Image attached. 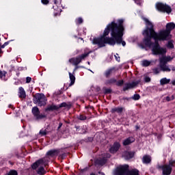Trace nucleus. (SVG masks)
<instances>
[{
	"label": "nucleus",
	"instance_id": "obj_1",
	"mask_svg": "<svg viewBox=\"0 0 175 175\" xmlns=\"http://www.w3.org/2000/svg\"><path fill=\"white\" fill-rule=\"evenodd\" d=\"M146 24V29L143 31L144 39V44L147 47L152 48V54L154 55H163L166 54V49L161 48L158 42L159 40H169L172 38L170 32L172 29H174L175 25L170 23L166 25V29L161 30L159 33L154 30V25L146 18H142Z\"/></svg>",
	"mask_w": 175,
	"mask_h": 175
},
{
	"label": "nucleus",
	"instance_id": "obj_2",
	"mask_svg": "<svg viewBox=\"0 0 175 175\" xmlns=\"http://www.w3.org/2000/svg\"><path fill=\"white\" fill-rule=\"evenodd\" d=\"M124 20L120 19L118 21V24L111 22L109 24L105 29L104 30V33L103 36L98 38H94L93 40L94 44H98V47H105V44H110L111 46H114L116 43L118 44H122V46H125L126 43L125 41H122V36H124ZM112 38H106L109 33H110ZM115 39V40H114Z\"/></svg>",
	"mask_w": 175,
	"mask_h": 175
},
{
	"label": "nucleus",
	"instance_id": "obj_3",
	"mask_svg": "<svg viewBox=\"0 0 175 175\" xmlns=\"http://www.w3.org/2000/svg\"><path fill=\"white\" fill-rule=\"evenodd\" d=\"M129 166L127 165H120L116 168L114 171L115 175H139V170H133L129 171L128 169Z\"/></svg>",
	"mask_w": 175,
	"mask_h": 175
},
{
	"label": "nucleus",
	"instance_id": "obj_4",
	"mask_svg": "<svg viewBox=\"0 0 175 175\" xmlns=\"http://www.w3.org/2000/svg\"><path fill=\"white\" fill-rule=\"evenodd\" d=\"M47 162H49V158L45 157L41 159L36 161V163H34L32 165L31 167L32 169L34 170L38 167V174L40 175H43L44 174V173H46V171L44 170V168L43 167L47 165Z\"/></svg>",
	"mask_w": 175,
	"mask_h": 175
},
{
	"label": "nucleus",
	"instance_id": "obj_5",
	"mask_svg": "<svg viewBox=\"0 0 175 175\" xmlns=\"http://www.w3.org/2000/svg\"><path fill=\"white\" fill-rule=\"evenodd\" d=\"M172 59H173V57L170 56H167V57L165 56V57H160L159 66H160L161 70H162L163 72H170V68H169V66L166 65V64H167V62H170Z\"/></svg>",
	"mask_w": 175,
	"mask_h": 175
},
{
	"label": "nucleus",
	"instance_id": "obj_6",
	"mask_svg": "<svg viewBox=\"0 0 175 175\" xmlns=\"http://www.w3.org/2000/svg\"><path fill=\"white\" fill-rule=\"evenodd\" d=\"M88 55H90V53H83L80 56L70 59L69 62L72 64V65L77 66V65H79V64H80V62H81V61H83V59H85V58H87V57H88Z\"/></svg>",
	"mask_w": 175,
	"mask_h": 175
},
{
	"label": "nucleus",
	"instance_id": "obj_7",
	"mask_svg": "<svg viewBox=\"0 0 175 175\" xmlns=\"http://www.w3.org/2000/svg\"><path fill=\"white\" fill-rule=\"evenodd\" d=\"M156 8L159 12H163V13L169 14L172 12V8L169 5L162 3H156Z\"/></svg>",
	"mask_w": 175,
	"mask_h": 175
},
{
	"label": "nucleus",
	"instance_id": "obj_8",
	"mask_svg": "<svg viewBox=\"0 0 175 175\" xmlns=\"http://www.w3.org/2000/svg\"><path fill=\"white\" fill-rule=\"evenodd\" d=\"M36 102L38 105V106H46L47 102V98H46V96L43 94H38L36 96Z\"/></svg>",
	"mask_w": 175,
	"mask_h": 175
},
{
	"label": "nucleus",
	"instance_id": "obj_9",
	"mask_svg": "<svg viewBox=\"0 0 175 175\" xmlns=\"http://www.w3.org/2000/svg\"><path fill=\"white\" fill-rule=\"evenodd\" d=\"M163 170V175H170L172 173V164H170L169 165H165L161 167H160Z\"/></svg>",
	"mask_w": 175,
	"mask_h": 175
},
{
	"label": "nucleus",
	"instance_id": "obj_10",
	"mask_svg": "<svg viewBox=\"0 0 175 175\" xmlns=\"http://www.w3.org/2000/svg\"><path fill=\"white\" fill-rule=\"evenodd\" d=\"M120 147H121V144H120L118 142H115L109 149V152L111 154H116V152L120 150Z\"/></svg>",
	"mask_w": 175,
	"mask_h": 175
},
{
	"label": "nucleus",
	"instance_id": "obj_11",
	"mask_svg": "<svg viewBox=\"0 0 175 175\" xmlns=\"http://www.w3.org/2000/svg\"><path fill=\"white\" fill-rule=\"evenodd\" d=\"M139 83H140V81L137 82H133L131 83H127L123 90L124 91H126L127 90H131V88H133L134 87H136V85H137Z\"/></svg>",
	"mask_w": 175,
	"mask_h": 175
},
{
	"label": "nucleus",
	"instance_id": "obj_12",
	"mask_svg": "<svg viewBox=\"0 0 175 175\" xmlns=\"http://www.w3.org/2000/svg\"><path fill=\"white\" fill-rule=\"evenodd\" d=\"M110 154H106L104 155L102 160L98 159L96 161V163H98V165H100L101 166L105 165L106 163V158H110Z\"/></svg>",
	"mask_w": 175,
	"mask_h": 175
},
{
	"label": "nucleus",
	"instance_id": "obj_13",
	"mask_svg": "<svg viewBox=\"0 0 175 175\" xmlns=\"http://www.w3.org/2000/svg\"><path fill=\"white\" fill-rule=\"evenodd\" d=\"M135 153L133 152H124L122 154V157L126 159H131V158H133Z\"/></svg>",
	"mask_w": 175,
	"mask_h": 175
},
{
	"label": "nucleus",
	"instance_id": "obj_14",
	"mask_svg": "<svg viewBox=\"0 0 175 175\" xmlns=\"http://www.w3.org/2000/svg\"><path fill=\"white\" fill-rule=\"evenodd\" d=\"M58 109H59L58 105L52 104L51 105H48V107L45 109V111H53L54 110H58Z\"/></svg>",
	"mask_w": 175,
	"mask_h": 175
},
{
	"label": "nucleus",
	"instance_id": "obj_15",
	"mask_svg": "<svg viewBox=\"0 0 175 175\" xmlns=\"http://www.w3.org/2000/svg\"><path fill=\"white\" fill-rule=\"evenodd\" d=\"M133 142H135L133 137H129L123 141V146H129V144H131Z\"/></svg>",
	"mask_w": 175,
	"mask_h": 175
},
{
	"label": "nucleus",
	"instance_id": "obj_16",
	"mask_svg": "<svg viewBox=\"0 0 175 175\" xmlns=\"http://www.w3.org/2000/svg\"><path fill=\"white\" fill-rule=\"evenodd\" d=\"M123 111V107H115L111 109V113H118V114H121Z\"/></svg>",
	"mask_w": 175,
	"mask_h": 175
},
{
	"label": "nucleus",
	"instance_id": "obj_17",
	"mask_svg": "<svg viewBox=\"0 0 175 175\" xmlns=\"http://www.w3.org/2000/svg\"><path fill=\"white\" fill-rule=\"evenodd\" d=\"M143 163H150L151 162V157L150 155H145L142 158Z\"/></svg>",
	"mask_w": 175,
	"mask_h": 175
},
{
	"label": "nucleus",
	"instance_id": "obj_18",
	"mask_svg": "<svg viewBox=\"0 0 175 175\" xmlns=\"http://www.w3.org/2000/svg\"><path fill=\"white\" fill-rule=\"evenodd\" d=\"M169 83H170V79H167L166 77L165 78H162L160 80V84L161 85H165L166 84H169Z\"/></svg>",
	"mask_w": 175,
	"mask_h": 175
},
{
	"label": "nucleus",
	"instance_id": "obj_19",
	"mask_svg": "<svg viewBox=\"0 0 175 175\" xmlns=\"http://www.w3.org/2000/svg\"><path fill=\"white\" fill-rule=\"evenodd\" d=\"M46 155H49V157H55L56 155H58V150H49Z\"/></svg>",
	"mask_w": 175,
	"mask_h": 175
},
{
	"label": "nucleus",
	"instance_id": "obj_20",
	"mask_svg": "<svg viewBox=\"0 0 175 175\" xmlns=\"http://www.w3.org/2000/svg\"><path fill=\"white\" fill-rule=\"evenodd\" d=\"M69 77H70V87L73 85V84H75V81H76V77H75V75H73L72 73L69 72Z\"/></svg>",
	"mask_w": 175,
	"mask_h": 175
},
{
	"label": "nucleus",
	"instance_id": "obj_21",
	"mask_svg": "<svg viewBox=\"0 0 175 175\" xmlns=\"http://www.w3.org/2000/svg\"><path fill=\"white\" fill-rule=\"evenodd\" d=\"M25 90L22 87L19 88V98H25Z\"/></svg>",
	"mask_w": 175,
	"mask_h": 175
},
{
	"label": "nucleus",
	"instance_id": "obj_22",
	"mask_svg": "<svg viewBox=\"0 0 175 175\" xmlns=\"http://www.w3.org/2000/svg\"><path fill=\"white\" fill-rule=\"evenodd\" d=\"M32 113L34 116H37L38 114H40V111H39V108L37 107H34L32 108Z\"/></svg>",
	"mask_w": 175,
	"mask_h": 175
},
{
	"label": "nucleus",
	"instance_id": "obj_23",
	"mask_svg": "<svg viewBox=\"0 0 175 175\" xmlns=\"http://www.w3.org/2000/svg\"><path fill=\"white\" fill-rule=\"evenodd\" d=\"M113 72H114V68H111V69L107 70L105 72L106 77H109V76H110V75H111L113 73Z\"/></svg>",
	"mask_w": 175,
	"mask_h": 175
},
{
	"label": "nucleus",
	"instance_id": "obj_24",
	"mask_svg": "<svg viewBox=\"0 0 175 175\" xmlns=\"http://www.w3.org/2000/svg\"><path fill=\"white\" fill-rule=\"evenodd\" d=\"M151 64V62L148 60H143L142 62V66H150V64Z\"/></svg>",
	"mask_w": 175,
	"mask_h": 175
},
{
	"label": "nucleus",
	"instance_id": "obj_25",
	"mask_svg": "<svg viewBox=\"0 0 175 175\" xmlns=\"http://www.w3.org/2000/svg\"><path fill=\"white\" fill-rule=\"evenodd\" d=\"M46 116L44 115V114H40L38 113L36 116V120H43V118H46Z\"/></svg>",
	"mask_w": 175,
	"mask_h": 175
},
{
	"label": "nucleus",
	"instance_id": "obj_26",
	"mask_svg": "<svg viewBox=\"0 0 175 175\" xmlns=\"http://www.w3.org/2000/svg\"><path fill=\"white\" fill-rule=\"evenodd\" d=\"M114 83H117V80L116 79H111L106 82V84H113Z\"/></svg>",
	"mask_w": 175,
	"mask_h": 175
},
{
	"label": "nucleus",
	"instance_id": "obj_27",
	"mask_svg": "<svg viewBox=\"0 0 175 175\" xmlns=\"http://www.w3.org/2000/svg\"><path fill=\"white\" fill-rule=\"evenodd\" d=\"M6 76V72L0 71V79H3Z\"/></svg>",
	"mask_w": 175,
	"mask_h": 175
},
{
	"label": "nucleus",
	"instance_id": "obj_28",
	"mask_svg": "<svg viewBox=\"0 0 175 175\" xmlns=\"http://www.w3.org/2000/svg\"><path fill=\"white\" fill-rule=\"evenodd\" d=\"M133 99L134 100H139L140 99V95H139V94H134V96H133Z\"/></svg>",
	"mask_w": 175,
	"mask_h": 175
},
{
	"label": "nucleus",
	"instance_id": "obj_29",
	"mask_svg": "<svg viewBox=\"0 0 175 175\" xmlns=\"http://www.w3.org/2000/svg\"><path fill=\"white\" fill-rule=\"evenodd\" d=\"M153 72L154 75H158V73L161 72V69H159V68H156L153 69Z\"/></svg>",
	"mask_w": 175,
	"mask_h": 175
},
{
	"label": "nucleus",
	"instance_id": "obj_30",
	"mask_svg": "<svg viewBox=\"0 0 175 175\" xmlns=\"http://www.w3.org/2000/svg\"><path fill=\"white\" fill-rule=\"evenodd\" d=\"M173 99H174V96H172L171 98L170 96H167L165 98V100H167V102H170V100H173Z\"/></svg>",
	"mask_w": 175,
	"mask_h": 175
},
{
	"label": "nucleus",
	"instance_id": "obj_31",
	"mask_svg": "<svg viewBox=\"0 0 175 175\" xmlns=\"http://www.w3.org/2000/svg\"><path fill=\"white\" fill-rule=\"evenodd\" d=\"M167 47L169 49H173L174 47V45H173V42H169L167 44Z\"/></svg>",
	"mask_w": 175,
	"mask_h": 175
},
{
	"label": "nucleus",
	"instance_id": "obj_32",
	"mask_svg": "<svg viewBox=\"0 0 175 175\" xmlns=\"http://www.w3.org/2000/svg\"><path fill=\"white\" fill-rule=\"evenodd\" d=\"M144 80L146 83H150L151 81V79L149 77H145Z\"/></svg>",
	"mask_w": 175,
	"mask_h": 175
},
{
	"label": "nucleus",
	"instance_id": "obj_33",
	"mask_svg": "<svg viewBox=\"0 0 175 175\" xmlns=\"http://www.w3.org/2000/svg\"><path fill=\"white\" fill-rule=\"evenodd\" d=\"M83 23V18H79L77 19V24H81Z\"/></svg>",
	"mask_w": 175,
	"mask_h": 175
},
{
	"label": "nucleus",
	"instance_id": "obj_34",
	"mask_svg": "<svg viewBox=\"0 0 175 175\" xmlns=\"http://www.w3.org/2000/svg\"><path fill=\"white\" fill-rule=\"evenodd\" d=\"M85 116H83V115H81V116H79V120H82V121H83L84 120H85Z\"/></svg>",
	"mask_w": 175,
	"mask_h": 175
},
{
	"label": "nucleus",
	"instance_id": "obj_35",
	"mask_svg": "<svg viewBox=\"0 0 175 175\" xmlns=\"http://www.w3.org/2000/svg\"><path fill=\"white\" fill-rule=\"evenodd\" d=\"M59 107V109H60V107H66V103H62L61 105H57Z\"/></svg>",
	"mask_w": 175,
	"mask_h": 175
},
{
	"label": "nucleus",
	"instance_id": "obj_36",
	"mask_svg": "<svg viewBox=\"0 0 175 175\" xmlns=\"http://www.w3.org/2000/svg\"><path fill=\"white\" fill-rule=\"evenodd\" d=\"M124 84V81H119L116 82V85H122Z\"/></svg>",
	"mask_w": 175,
	"mask_h": 175
},
{
	"label": "nucleus",
	"instance_id": "obj_37",
	"mask_svg": "<svg viewBox=\"0 0 175 175\" xmlns=\"http://www.w3.org/2000/svg\"><path fill=\"white\" fill-rule=\"evenodd\" d=\"M41 2L43 5H47L49 3V0H41Z\"/></svg>",
	"mask_w": 175,
	"mask_h": 175
},
{
	"label": "nucleus",
	"instance_id": "obj_38",
	"mask_svg": "<svg viewBox=\"0 0 175 175\" xmlns=\"http://www.w3.org/2000/svg\"><path fill=\"white\" fill-rule=\"evenodd\" d=\"M135 3H137V5H140L142 3V2L143 1V0H134Z\"/></svg>",
	"mask_w": 175,
	"mask_h": 175
},
{
	"label": "nucleus",
	"instance_id": "obj_39",
	"mask_svg": "<svg viewBox=\"0 0 175 175\" xmlns=\"http://www.w3.org/2000/svg\"><path fill=\"white\" fill-rule=\"evenodd\" d=\"M31 80H32V79L29 77H27L26 78V83H31Z\"/></svg>",
	"mask_w": 175,
	"mask_h": 175
},
{
	"label": "nucleus",
	"instance_id": "obj_40",
	"mask_svg": "<svg viewBox=\"0 0 175 175\" xmlns=\"http://www.w3.org/2000/svg\"><path fill=\"white\" fill-rule=\"evenodd\" d=\"M40 135H46V131L44 130H41L40 131Z\"/></svg>",
	"mask_w": 175,
	"mask_h": 175
},
{
	"label": "nucleus",
	"instance_id": "obj_41",
	"mask_svg": "<svg viewBox=\"0 0 175 175\" xmlns=\"http://www.w3.org/2000/svg\"><path fill=\"white\" fill-rule=\"evenodd\" d=\"M117 55H115V58H116V61H120V57H118Z\"/></svg>",
	"mask_w": 175,
	"mask_h": 175
},
{
	"label": "nucleus",
	"instance_id": "obj_42",
	"mask_svg": "<svg viewBox=\"0 0 175 175\" xmlns=\"http://www.w3.org/2000/svg\"><path fill=\"white\" fill-rule=\"evenodd\" d=\"M5 46H8V42H5V44L2 45L1 48L3 49Z\"/></svg>",
	"mask_w": 175,
	"mask_h": 175
},
{
	"label": "nucleus",
	"instance_id": "obj_43",
	"mask_svg": "<svg viewBox=\"0 0 175 175\" xmlns=\"http://www.w3.org/2000/svg\"><path fill=\"white\" fill-rule=\"evenodd\" d=\"M62 126V123H59V126H58V129H59V128H61Z\"/></svg>",
	"mask_w": 175,
	"mask_h": 175
},
{
	"label": "nucleus",
	"instance_id": "obj_44",
	"mask_svg": "<svg viewBox=\"0 0 175 175\" xmlns=\"http://www.w3.org/2000/svg\"><path fill=\"white\" fill-rule=\"evenodd\" d=\"M110 91H111V90H110L109 89H108V90H106L105 92H106L107 94H109V93H110Z\"/></svg>",
	"mask_w": 175,
	"mask_h": 175
},
{
	"label": "nucleus",
	"instance_id": "obj_45",
	"mask_svg": "<svg viewBox=\"0 0 175 175\" xmlns=\"http://www.w3.org/2000/svg\"><path fill=\"white\" fill-rule=\"evenodd\" d=\"M98 173H99V174L105 175V173H103V172H98Z\"/></svg>",
	"mask_w": 175,
	"mask_h": 175
},
{
	"label": "nucleus",
	"instance_id": "obj_46",
	"mask_svg": "<svg viewBox=\"0 0 175 175\" xmlns=\"http://www.w3.org/2000/svg\"><path fill=\"white\" fill-rule=\"evenodd\" d=\"M173 85H175V81L172 82Z\"/></svg>",
	"mask_w": 175,
	"mask_h": 175
},
{
	"label": "nucleus",
	"instance_id": "obj_47",
	"mask_svg": "<svg viewBox=\"0 0 175 175\" xmlns=\"http://www.w3.org/2000/svg\"><path fill=\"white\" fill-rule=\"evenodd\" d=\"M90 175H96L95 174H94V173H92V174H90Z\"/></svg>",
	"mask_w": 175,
	"mask_h": 175
},
{
	"label": "nucleus",
	"instance_id": "obj_48",
	"mask_svg": "<svg viewBox=\"0 0 175 175\" xmlns=\"http://www.w3.org/2000/svg\"><path fill=\"white\" fill-rule=\"evenodd\" d=\"M55 3H57V0H55Z\"/></svg>",
	"mask_w": 175,
	"mask_h": 175
},
{
	"label": "nucleus",
	"instance_id": "obj_49",
	"mask_svg": "<svg viewBox=\"0 0 175 175\" xmlns=\"http://www.w3.org/2000/svg\"><path fill=\"white\" fill-rule=\"evenodd\" d=\"M136 128H137V129H139V127L137 126H136Z\"/></svg>",
	"mask_w": 175,
	"mask_h": 175
},
{
	"label": "nucleus",
	"instance_id": "obj_50",
	"mask_svg": "<svg viewBox=\"0 0 175 175\" xmlns=\"http://www.w3.org/2000/svg\"><path fill=\"white\" fill-rule=\"evenodd\" d=\"M88 65H90V62H88Z\"/></svg>",
	"mask_w": 175,
	"mask_h": 175
}]
</instances>
